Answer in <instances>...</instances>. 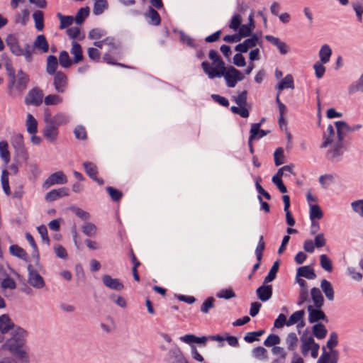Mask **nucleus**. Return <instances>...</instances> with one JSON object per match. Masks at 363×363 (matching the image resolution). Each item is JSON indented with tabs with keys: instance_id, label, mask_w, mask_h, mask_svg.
Here are the masks:
<instances>
[{
	"instance_id": "1",
	"label": "nucleus",
	"mask_w": 363,
	"mask_h": 363,
	"mask_svg": "<svg viewBox=\"0 0 363 363\" xmlns=\"http://www.w3.org/2000/svg\"><path fill=\"white\" fill-rule=\"evenodd\" d=\"M336 131L332 125H328L326 130L323 133L322 147H330L328 150L327 157L330 160L339 161L343 155V140L345 133L342 126L334 123Z\"/></svg>"
},
{
	"instance_id": "2",
	"label": "nucleus",
	"mask_w": 363,
	"mask_h": 363,
	"mask_svg": "<svg viewBox=\"0 0 363 363\" xmlns=\"http://www.w3.org/2000/svg\"><path fill=\"white\" fill-rule=\"evenodd\" d=\"M28 332L22 328L17 327L13 329L11 337L1 346V348L8 350L17 359L22 362H29V347L26 345Z\"/></svg>"
},
{
	"instance_id": "3",
	"label": "nucleus",
	"mask_w": 363,
	"mask_h": 363,
	"mask_svg": "<svg viewBox=\"0 0 363 363\" xmlns=\"http://www.w3.org/2000/svg\"><path fill=\"white\" fill-rule=\"evenodd\" d=\"M337 345L338 335L337 333H330L326 345L322 347V353L319 357V363H337L339 352L335 349Z\"/></svg>"
},
{
	"instance_id": "4",
	"label": "nucleus",
	"mask_w": 363,
	"mask_h": 363,
	"mask_svg": "<svg viewBox=\"0 0 363 363\" xmlns=\"http://www.w3.org/2000/svg\"><path fill=\"white\" fill-rule=\"evenodd\" d=\"M6 45L12 54L19 57L23 56L26 61L31 62L33 61V48L29 43H26L24 48H21L18 39L13 34H9L6 38Z\"/></svg>"
},
{
	"instance_id": "5",
	"label": "nucleus",
	"mask_w": 363,
	"mask_h": 363,
	"mask_svg": "<svg viewBox=\"0 0 363 363\" xmlns=\"http://www.w3.org/2000/svg\"><path fill=\"white\" fill-rule=\"evenodd\" d=\"M212 79L223 77L228 87H235L238 82L244 79L243 74L233 66L226 67L225 66L220 71L211 74Z\"/></svg>"
},
{
	"instance_id": "6",
	"label": "nucleus",
	"mask_w": 363,
	"mask_h": 363,
	"mask_svg": "<svg viewBox=\"0 0 363 363\" xmlns=\"http://www.w3.org/2000/svg\"><path fill=\"white\" fill-rule=\"evenodd\" d=\"M208 57L212 60L213 66H211L208 62L203 61L201 63V67L208 77L212 79L211 74L220 71L225 66V64L218 52L214 50H210Z\"/></svg>"
},
{
	"instance_id": "7",
	"label": "nucleus",
	"mask_w": 363,
	"mask_h": 363,
	"mask_svg": "<svg viewBox=\"0 0 363 363\" xmlns=\"http://www.w3.org/2000/svg\"><path fill=\"white\" fill-rule=\"evenodd\" d=\"M29 82V75L22 69H19L17 72L16 77L12 80H9L8 88L9 89L14 88L16 90L22 92L26 89Z\"/></svg>"
},
{
	"instance_id": "8",
	"label": "nucleus",
	"mask_w": 363,
	"mask_h": 363,
	"mask_svg": "<svg viewBox=\"0 0 363 363\" xmlns=\"http://www.w3.org/2000/svg\"><path fill=\"white\" fill-rule=\"evenodd\" d=\"M301 340L302 342V354L306 356L309 351H311V356L313 358L318 357V344L315 342L313 337L309 334L304 333L301 336Z\"/></svg>"
},
{
	"instance_id": "9",
	"label": "nucleus",
	"mask_w": 363,
	"mask_h": 363,
	"mask_svg": "<svg viewBox=\"0 0 363 363\" xmlns=\"http://www.w3.org/2000/svg\"><path fill=\"white\" fill-rule=\"evenodd\" d=\"M53 86L55 90L58 94L66 92L69 86V79L67 75L62 71H57L53 74Z\"/></svg>"
},
{
	"instance_id": "10",
	"label": "nucleus",
	"mask_w": 363,
	"mask_h": 363,
	"mask_svg": "<svg viewBox=\"0 0 363 363\" xmlns=\"http://www.w3.org/2000/svg\"><path fill=\"white\" fill-rule=\"evenodd\" d=\"M43 91L39 87L31 89L25 98V104L26 105H33L35 106H40L43 102Z\"/></svg>"
},
{
	"instance_id": "11",
	"label": "nucleus",
	"mask_w": 363,
	"mask_h": 363,
	"mask_svg": "<svg viewBox=\"0 0 363 363\" xmlns=\"http://www.w3.org/2000/svg\"><path fill=\"white\" fill-rule=\"evenodd\" d=\"M11 145L14 148L16 152L21 156L24 160H27L28 155L25 148L23 136L21 133L15 134L11 138Z\"/></svg>"
},
{
	"instance_id": "12",
	"label": "nucleus",
	"mask_w": 363,
	"mask_h": 363,
	"mask_svg": "<svg viewBox=\"0 0 363 363\" xmlns=\"http://www.w3.org/2000/svg\"><path fill=\"white\" fill-rule=\"evenodd\" d=\"M28 283L35 289H42L45 286V281L41 275L33 269V265L28 266Z\"/></svg>"
},
{
	"instance_id": "13",
	"label": "nucleus",
	"mask_w": 363,
	"mask_h": 363,
	"mask_svg": "<svg viewBox=\"0 0 363 363\" xmlns=\"http://www.w3.org/2000/svg\"><path fill=\"white\" fill-rule=\"evenodd\" d=\"M67 182V179L65 174L62 171H58L50 174L44 182L43 186L48 189L55 184H65Z\"/></svg>"
},
{
	"instance_id": "14",
	"label": "nucleus",
	"mask_w": 363,
	"mask_h": 363,
	"mask_svg": "<svg viewBox=\"0 0 363 363\" xmlns=\"http://www.w3.org/2000/svg\"><path fill=\"white\" fill-rule=\"evenodd\" d=\"M311 295L313 306L311 305L308 306V311L309 312L308 319L311 323H315L318 322V288H312Z\"/></svg>"
},
{
	"instance_id": "15",
	"label": "nucleus",
	"mask_w": 363,
	"mask_h": 363,
	"mask_svg": "<svg viewBox=\"0 0 363 363\" xmlns=\"http://www.w3.org/2000/svg\"><path fill=\"white\" fill-rule=\"evenodd\" d=\"M44 121L45 122L51 123L52 125H57L58 128L60 125L67 124L69 119L67 115L62 113H58L52 116L50 112H45Z\"/></svg>"
},
{
	"instance_id": "16",
	"label": "nucleus",
	"mask_w": 363,
	"mask_h": 363,
	"mask_svg": "<svg viewBox=\"0 0 363 363\" xmlns=\"http://www.w3.org/2000/svg\"><path fill=\"white\" fill-rule=\"evenodd\" d=\"M307 200L310 206V219L311 220V233L315 235L316 233V222L318 220V204H313L311 201H315V199L312 197L311 194H308Z\"/></svg>"
},
{
	"instance_id": "17",
	"label": "nucleus",
	"mask_w": 363,
	"mask_h": 363,
	"mask_svg": "<svg viewBox=\"0 0 363 363\" xmlns=\"http://www.w3.org/2000/svg\"><path fill=\"white\" fill-rule=\"evenodd\" d=\"M45 125L43 130V136L50 143H54L57 138L59 130L57 125H52L51 123L45 122Z\"/></svg>"
},
{
	"instance_id": "18",
	"label": "nucleus",
	"mask_w": 363,
	"mask_h": 363,
	"mask_svg": "<svg viewBox=\"0 0 363 363\" xmlns=\"http://www.w3.org/2000/svg\"><path fill=\"white\" fill-rule=\"evenodd\" d=\"M257 296L261 301H267L269 300L272 296V285H267L263 283L262 286L258 287L256 291Z\"/></svg>"
},
{
	"instance_id": "19",
	"label": "nucleus",
	"mask_w": 363,
	"mask_h": 363,
	"mask_svg": "<svg viewBox=\"0 0 363 363\" xmlns=\"http://www.w3.org/2000/svg\"><path fill=\"white\" fill-rule=\"evenodd\" d=\"M103 284L108 288L121 291L123 289L124 286L122 282L118 279H113L110 275L106 274L102 277Z\"/></svg>"
},
{
	"instance_id": "20",
	"label": "nucleus",
	"mask_w": 363,
	"mask_h": 363,
	"mask_svg": "<svg viewBox=\"0 0 363 363\" xmlns=\"http://www.w3.org/2000/svg\"><path fill=\"white\" fill-rule=\"evenodd\" d=\"M304 277L308 279H315L316 274L311 265L300 267L297 269L296 278Z\"/></svg>"
},
{
	"instance_id": "21",
	"label": "nucleus",
	"mask_w": 363,
	"mask_h": 363,
	"mask_svg": "<svg viewBox=\"0 0 363 363\" xmlns=\"http://www.w3.org/2000/svg\"><path fill=\"white\" fill-rule=\"evenodd\" d=\"M265 39L269 43L276 46L281 55H286L289 52L288 45L284 42L281 41L279 38L267 35L265 36Z\"/></svg>"
},
{
	"instance_id": "22",
	"label": "nucleus",
	"mask_w": 363,
	"mask_h": 363,
	"mask_svg": "<svg viewBox=\"0 0 363 363\" xmlns=\"http://www.w3.org/2000/svg\"><path fill=\"white\" fill-rule=\"evenodd\" d=\"M69 195V189L66 187L58 189H52L45 195V200L48 201H54L60 198Z\"/></svg>"
},
{
	"instance_id": "23",
	"label": "nucleus",
	"mask_w": 363,
	"mask_h": 363,
	"mask_svg": "<svg viewBox=\"0 0 363 363\" xmlns=\"http://www.w3.org/2000/svg\"><path fill=\"white\" fill-rule=\"evenodd\" d=\"M70 53L73 55V62L77 64L82 61L84 56L81 45L75 40L72 42Z\"/></svg>"
},
{
	"instance_id": "24",
	"label": "nucleus",
	"mask_w": 363,
	"mask_h": 363,
	"mask_svg": "<svg viewBox=\"0 0 363 363\" xmlns=\"http://www.w3.org/2000/svg\"><path fill=\"white\" fill-rule=\"evenodd\" d=\"M170 363H188L183 353L179 348H174L169 352Z\"/></svg>"
},
{
	"instance_id": "25",
	"label": "nucleus",
	"mask_w": 363,
	"mask_h": 363,
	"mask_svg": "<svg viewBox=\"0 0 363 363\" xmlns=\"http://www.w3.org/2000/svg\"><path fill=\"white\" fill-rule=\"evenodd\" d=\"M33 48H37L43 52H48L49 50V44L44 35H39L36 37L33 43Z\"/></svg>"
},
{
	"instance_id": "26",
	"label": "nucleus",
	"mask_w": 363,
	"mask_h": 363,
	"mask_svg": "<svg viewBox=\"0 0 363 363\" xmlns=\"http://www.w3.org/2000/svg\"><path fill=\"white\" fill-rule=\"evenodd\" d=\"M13 328H14V324L9 316L6 314L1 315L0 316V332L2 334H5Z\"/></svg>"
},
{
	"instance_id": "27",
	"label": "nucleus",
	"mask_w": 363,
	"mask_h": 363,
	"mask_svg": "<svg viewBox=\"0 0 363 363\" xmlns=\"http://www.w3.org/2000/svg\"><path fill=\"white\" fill-rule=\"evenodd\" d=\"M180 340L186 344H191V343H198V344H203V345H206V342L207 341V337L205 336L202 337H196L194 335L192 334H188L185 335L180 337Z\"/></svg>"
},
{
	"instance_id": "28",
	"label": "nucleus",
	"mask_w": 363,
	"mask_h": 363,
	"mask_svg": "<svg viewBox=\"0 0 363 363\" xmlns=\"http://www.w3.org/2000/svg\"><path fill=\"white\" fill-rule=\"evenodd\" d=\"M320 287L328 301L334 300V289L332 284L326 279H323L320 282Z\"/></svg>"
},
{
	"instance_id": "29",
	"label": "nucleus",
	"mask_w": 363,
	"mask_h": 363,
	"mask_svg": "<svg viewBox=\"0 0 363 363\" xmlns=\"http://www.w3.org/2000/svg\"><path fill=\"white\" fill-rule=\"evenodd\" d=\"M58 67V61L55 55H49L47 58L46 72L50 75H53L57 73V68Z\"/></svg>"
},
{
	"instance_id": "30",
	"label": "nucleus",
	"mask_w": 363,
	"mask_h": 363,
	"mask_svg": "<svg viewBox=\"0 0 363 363\" xmlns=\"http://www.w3.org/2000/svg\"><path fill=\"white\" fill-rule=\"evenodd\" d=\"M305 315V312L303 310H300L294 312L291 315L289 318L287 320L286 325L291 326L294 324L298 323L301 322V326H303V317Z\"/></svg>"
},
{
	"instance_id": "31",
	"label": "nucleus",
	"mask_w": 363,
	"mask_h": 363,
	"mask_svg": "<svg viewBox=\"0 0 363 363\" xmlns=\"http://www.w3.org/2000/svg\"><path fill=\"white\" fill-rule=\"evenodd\" d=\"M26 125L28 133L33 135L38 132V122L31 113L27 114Z\"/></svg>"
},
{
	"instance_id": "32",
	"label": "nucleus",
	"mask_w": 363,
	"mask_h": 363,
	"mask_svg": "<svg viewBox=\"0 0 363 363\" xmlns=\"http://www.w3.org/2000/svg\"><path fill=\"white\" fill-rule=\"evenodd\" d=\"M277 88L279 92L284 89H294V83L292 75H286L285 77L278 83Z\"/></svg>"
},
{
	"instance_id": "33",
	"label": "nucleus",
	"mask_w": 363,
	"mask_h": 363,
	"mask_svg": "<svg viewBox=\"0 0 363 363\" xmlns=\"http://www.w3.org/2000/svg\"><path fill=\"white\" fill-rule=\"evenodd\" d=\"M0 157L5 164H7L10 162L11 155L9 151V144L6 140L0 141Z\"/></svg>"
},
{
	"instance_id": "34",
	"label": "nucleus",
	"mask_w": 363,
	"mask_h": 363,
	"mask_svg": "<svg viewBox=\"0 0 363 363\" xmlns=\"http://www.w3.org/2000/svg\"><path fill=\"white\" fill-rule=\"evenodd\" d=\"M332 55V50L327 44L322 45L319 50V57L322 64H325L329 62Z\"/></svg>"
},
{
	"instance_id": "35",
	"label": "nucleus",
	"mask_w": 363,
	"mask_h": 363,
	"mask_svg": "<svg viewBox=\"0 0 363 363\" xmlns=\"http://www.w3.org/2000/svg\"><path fill=\"white\" fill-rule=\"evenodd\" d=\"M30 12L28 9H23L21 12L16 13L14 17V23L26 26L29 20Z\"/></svg>"
},
{
	"instance_id": "36",
	"label": "nucleus",
	"mask_w": 363,
	"mask_h": 363,
	"mask_svg": "<svg viewBox=\"0 0 363 363\" xmlns=\"http://www.w3.org/2000/svg\"><path fill=\"white\" fill-rule=\"evenodd\" d=\"M9 173L6 169H4L2 170L1 182L3 191L5 193V194L7 196H10L11 194L10 186H9Z\"/></svg>"
},
{
	"instance_id": "37",
	"label": "nucleus",
	"mask_w": 363,
	"mask_h": 363,
	"mask_svg": "<svg viewBox=\"0 0 363 363\" xmlns=\"http://www.w3.org/2000/svg\"><path fill=\"white\" fill-rule=\"evenodd\" d=\"M35 28L41 31L44 28V16L41 11H35L33 14Z\"/></svg>"
},
{
	"instance_id": "38",
	"label": "nucleus",
	"mask_w": 363,
	"mask_h": 363,
	"mask_svg": "<svg viewBox=\"0 0 363 363\" xmlns=\"http://www.w3.org/2000/svg\"><path fill=\"white\" fill-rule=\"evenodd\" d=\"M320 264L321 267L328 273H330L333 270V265L332 260L326 255H321L319 257Z\"/></svg>"
},
{
	"instance_id": "39",
	"label": "nucleus",
	"mask_w": 363,
	"mask_h": 363,
	"mask_svg": "<svg viewBox=\"0 0 363 363\" xmlns=\"http://www.w3.org/2000/svg\"><path fill=\"white\" fill-rule=\"evenodd\" d=\"M93 13L94 15L101 14L108 8V1L106 0H94Z\"/></svg>"
},
{
	"instance_id": "40",
	"label": "nucleus",
	"mask_w": 363,
	"mask_h": 363,
	"mask_svg": "<svg viewBox=\"0 0 363 363\" xmlns=\"http://www.w3.org/2000/svg\"><path fill=\"white\" fill-rule=\"evenodd\" d=\"M89 8L88 6L79 9L77 11L74 21L77 24H82L84 20L89 16Z\"/></svg>"
},
{
	"instance_id": "41",
	"label": "nucleus",
	"mask_w": 363,
	"mask_h": 363,
	"mask_svg": "<svg viewBox=\"0 0 363 363\" xmlns=\"http://www.w3.org/2000/svg\"><path fill=\"white\" fill-rule=\"evenodd\" d=\"M57 17L60 21V28L65 29L71 26L74 20L72 16H64L61 13H57Z\"/></svg>"
},
{
	"instance_id": "42",
	"label": "nucleus",
	"mask_w": 363,
	"mask_h": 363,
	"mask_svg": "<svg viewBox=\"0 0 363 363\" xmlns=\"http://www.w3.org/2000/svg\"><path fill=\"white\" fill-rule=\"evenodd\" d=\"M9 250L12 255L23 259H26L28 256L26 252L17 245H11Z\"/></svg>"
},
{
	"instance_id": "43",
	"label": "nucleus",
	"mask_w": 363,
	"mask_h": 363,
	"mask_svg": "<svg viewBox=\"0 0 363 363\" xmlns=\"http://www.w3.org/2000/svg\"><path fill=\"white\" fill-rule=\"evenodd\" d=\"M59 63L64 68H69L71 67L72 61L67 51L63 50L60 52L59 55Z\"/></svg>"
},
{
	"instance_id": "44",
	"label": "nucleus",
	"mask_w": 363,
	"mask_h": 363,
	"mask_svg": "<svg viewBox=\"0 0 363 363\" xmlns=\"http://www.w3.org/2000/svg\"><path fill=\"white\" fill-rule=\"evenodd\" d=\"M279 261H276L274 262L268 274L264 279V284L269 283V282L272 281L276 278L277 273L278 272V270H279Z\"/></svg>"
},
{
	"instance_id": "45",
	"label": "nucleus",
	"mask_w": 363,
	"mask_h": 363,
	"mask_svg": "<svg viewBox=\"0 0 363 363\" xmlns=\"http://www.w3.org/2000/svg\"><path fill=\"white\" fill-rule=\"evenodd\" d=\"M358 91L363 92V74L357 81L351 84L348 88V92L350 94H353Z\"/></svg>"
},
{
	"instance_id": "46",
	"label": "nucleus",
	"mask_w": 363,
	"mask_h": 363,
	"mask_svg": "<svg viewBox=\"0 0 363 363\" xmlns=\"http://www.w3.org/2000/svg\"><path fill=\"white\" fill-rule=\"evenodd\" d=\"M261 123H252L251 125V128L250 130V135H252V131L253 130H257V133L255 134V140L260 139L264 136H266L267 134L270 133L269 130H261Z\"/></svg>"
},
{
	"instance_id": "47",
	"label": "nucleus",
	"mask_w": 363,
	"mask_h": 363,
	"mask_svg": "<svg viewBox=\"0 0 363 363\" xmlns=\"http://www.w3.org/2000/svg\"><path fill=\"white\" fill-rule=\"evenodd\" d=\"M336 124L338 125L339 126H342V128L345 133L347 132H354L362 128V125L361 124H355L350 126L343 121H336Z\"/></svg>"
},
{
	"instance_id": "48",
	"label": "nucleus",
	"mask_w": 363,
	"mask_h": 363,
	"mask_svg": "<svg viewBox=\"0 0 363 363\" xmlns=\"http://www.w3.org/2000/svg\"><path fill=\"white\" fill-rule=\"evenodd\" d=\"M82 230L86 235L92 237L96 234L97 228L94 224L86 222L82 225Z\"/></svg>"
},
{
	"instance_id": "49",
	"label": "nucleus",
	"mask_w": 363,
	"mask_h": 363,
	"mask_svg": "<svg viewBox=\"0 0 363 363\" xmlns=\"http://www.w3.org/2000/svg\"><path fill=\"white\" fill-rule=\"evenodd\" d=\"M83 166L86 174L91 179L98 174L96 166L91 162H85Z\"/></svg>"
},
{
	"instance_id": "50",
	"label": "nucleus",
	"mask_w": 363,
	"mask_h": 363,
	"mask_svg": "<svg viewBox=\"0 0 363 363\" xmlns=\"http://www.w3.org/2000/svg\"><path fill=\"white\" fill-rule=\"evenodd\" d=\"M215 298L212 296L208 297L201 306L200 311L203 313H208L209 311L214 308Z\"/></svg>"
},
{
	"instance_id": "51",
	"label": "nucleus",
	"mask_w": 363,
	"mask_h": 363,
	"mask_svg": "<svg viewBox=\"0 0 363 363\" xmlns=\"http://www.w3.org/2000/svg\"><path fill=\"white\" fill-rule=\"evenodd\" d=\"M62 102V98L57 94H49L44 99V103L47 106L57 105Z\"/></svg>"
},
{
	"instance_id": "52",
	"label": "nucleus",
	"mask_w": 363,
	"mask_h": 363,
	"mask_svg": "<svg viewBox=\"0 0 363 363\" xmlns=\"http://www.w3.org/2000/svg\"><path fill=\"white\" fill-rule=\"evenodd\" d=\"M282 177L281 174L277 172L274 176H273L272 181L281 193H286L287 191V189L282 182Z\"/></svg>"
},
{
	"instance_id": "53",
	"label": "nucleus",
	"mask_w": 363,
	"mask_h": 363,
	"mask_svg": "<svg viewBox=\"0 0 363 363\" xmlns=\"http://www.w3.org/2000/svg\"><path fill=\"white\" fill-rule=\"evenodd\" d=\"M315 247H318V235H315L314 241L306 240L303 244V249L306 252L312 253L314 252Z\"/></svg>"
},
{
	"instance_id": "54",
	"label": "nucleus",
	"mask_w": 363,
	"mask_h": 363,
	"mask_svg": "<svg viewBox=\"0 0 363 363\" xmlns=\"http://www.w3.org/2000/svg\"><path fill=\"white\" fill-rule=\"evenodd\" d=\"M265 248V242H264V238L261 235L259 238L258 244L256 247L255 253L256 255L257 261H261L262 258V253Z\"/></svg>"
},
{
	"instance_id": "55",
	"label": "nucleus",
	"mask_w": 363,
	"mask_h": 363,
	"mask_svg": "<svg viewBox=\"0 0 363 363\" xmlns=\"http://www.w3.org/2000/svg\"><path fill=\"white\" fill-rule=\"evenodd\" d=\"M287 348L289 350H294L298 342L296 334L291 333L287 335L286 340Z\"/></svg>"
},
{
	"instance_id": "56",
	"label": "nucleus",
	"mask_w": 363,
	"mask_h": 363,
	"mask_svg": "<svg viewBox=\"0 0 363 363\" xmlns=\"http://www.w3.org/2000/svg\"><path fill=\"white\" fill-rule=\"evenodd\" d=\"M246 106H231L230 111L235 113L240 116L242 118H247L249 117L250 113L248 109L245 107Z\"/></svg>"
},
{
	"instance_id": "57",
	"label": "nucleus",
	"mask_w": 363,
	"mask_h": 363,
	"mask_svg": "<svg viewBox=\"0 0 363 363\" xmlns=\"http://www.w3.org/2000/svg\"><path fill=\"white\" fill-rule=\"evenodd\" d=\"M106 190L113 201H118L123 196V193L121 191L112 186H107Z\"/></svg>"
},
{
	"instance_id": "58",
	"label": "nucleus",
	"mask_w": 363,
	"mask_h": 363,
	"mask_svg": "<svg viewBox=\"0 0 363 363\" xmlns=\"http://www.w3.org/2000/svg\"><path fill=\"white\" fill-rule=\"evenodd\" d=\"M247 99V91H242L238 94L237 96L233 97V101L238 106H246Z\"/></svg>"
},
{
	"instance_id": "59",
	"label": "nucleus",
	"mask_w": 363,
	"mask_h": 363,
	"mask_svg": "<svg viewBox=\"0 0 363 363\" xmlns=\"http://www.w3.org/2000/svg\"><path fill=\"white\" fill-rule=\"evenodd\" d=\"M148 16L151 20L150 23L152 25H160L161 19L159 13L156 10L150 7L148 11Z\"/></svg>"
},
{
	"instance_id": "60",
	"label": "nucleus",
	"mask_w": 363,
	"mask_h": 363,
	"mask_svg": "<svg viewBox=\"0 0 363 363\" xmlns=\"http://www.w3.org/2000/svg\"><path fill=\"white\" fill-rule=\"evenodd\" d=\"M274 164L276 166H279L284 162V150L281 147H278L274 153Z\"/></svg>"
},
{
	"instance_id": "61",
	"label": "nucleus",
	"mask_w": 363,
	"mask_h": 363,
	"mask_svg": "<svg viewBox=\"0 0 363 363\" xmlns=\"http://www.w3.org/2000/svg\"><path fill=\"white\" fill-rule=\"evenodd\" d=\"M280 342V338L278 335L275 334H270L264 341V345L266 347H272L275 346Z\"/></svg>"
},
{
	"instance_id": "62",
	"label": "nucleus",
	"mask_w": 363,
	"mask_h": 363,
	"mask_svg": "<svg viewBox=\"0 0 363 363\" xmlns=\"http://www.w3.org/2000/svg\"><path fill=\"white\" fill-rule=\"evenodd\" d=\"M216 296L220 298L230 299L235 297V294L231 289H225L218 292Z\"/></svg>"
},
{
	"instance_id": "63",
	"label": "nucleus",
	"mask_w": 363,
	"mask_h": 363,
	"mask_svg": "<svg viewBox=\"0 0 363 363\" xmlns=\"http://www.w3.org/2000/svg\"><path fill=\"white\" fill-rule=\"evenodd\" d=\"M74 134L78 140H86L87 137L86 129L82 125H77L74 130Z\"/></svg>"
},
{
	"instance_id": "64",
	"label": "nucleus",
	"mask_w": 363,
	"mask_h": 363,
	"mask_svg": "<svg viewBox=\"0 0 363 363\" xmlns=\"http://www.w3.org/2000/svg\"><path fill=\"white\" fill-rule=\"evenodd\" d=\"M319 182L325 189H327L333 184L334 178L331 174H326L320 177L319 178Z\"/></svg>"
}]
</instances>
